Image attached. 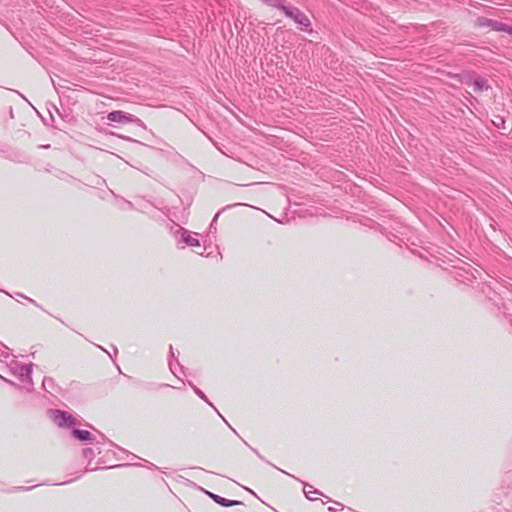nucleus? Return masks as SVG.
<instances>
[{
	"label": "nucleus",
	"instance_id": "f257e3e1",
	"mask_svg": "<svg viewBox=\"0 0 512 512\" xmlns=\"http://www.w3.org/2000/svg\"><path fill=\"white\" fill-rule=\"evenodd\" d=\"M273 6L281 10L288 18L294 20L301 27L307 29L311 22L309 18L298 8L285 5L283 0H272Z\"/></svg>",
	"mask_w": 512,
	"mask_h": 512
},
{
	"label": "nucleus",
	"instance_id": "1a4fd4ad",
	"mask_svg": "<svg viewBox=\"0 0 512 512\" xmlns=\"http://www.w3.org/2000/svg\"><path fill=\"white\" fill-rule=\"evenodd\" d=\"M304 493L305 496L310 500H315L316 497L314 495H319L321 492L317 489H315L312 485H309L307 483H304Z\"/></svg>",
	"mask_w": 512,
	"mask_h": 512
},
{
	"label": "nucleus",
	"instance_id": "423d86ee",
	"mask_svg": "<svg viewBox=\"0 0 512 512\" xmlns=\"http://www.w3.org/2000/svg\"><path fill=\"white\" fill-rule=\"evenodd\" d=\"M177 232L180 233V240L184 242L186 245L191 247L200 246L199 240L195 236H193L190 231L184 228H179Z\"/></svg>",
	"mask_w": 512,
	"mask_h": 512
},
{
	"label": "nucleus",
	"instance_id": "a211bd4d",
	"mask_svg": "<svg viewBox=\"0 0 512 512\" xmlns=\"http://www.w3.org/2000/svg\"><path fill=\"white\" fill-rule=\"evenodd\" d=\"M47 381H51V379H44L43 380V386L45 387L46 385H49V382Z\"/></svg>",
	"mask_w": 512,
	"mask_h": 512
},
{
	"label": "nucleus",
	"instance_id": "f3484780",
	"mask_svg": "<svg viewBox=\"0 0 512 512\" xmlns=\"http://www.w3.org/2000/svg\"><path fill=\"white\" fill-rule=\"evenodd\" d=\"M47 381H51V379H44L43 380V386L45 387L46 385H49V382Z\"/></svg>",
	"mask_w": 512,
	"mask_h": 512
},
{
	"label": "nucleus",
	"instance_id": "dca6fc26",
	"mask_svg": "<svg viewBox=\"0 0 512 512\" xmlns=\"http://www.w3.org/2000/svg\"><path fill=\"white\" fill-rule=\"evenodd\" d=\"M220 213H221V211H218V212L215 214L214 218L212 219V220H213V222H215V223H216V221H218V217H219Z\"/></svg>",
	"mask_w": 512,
	"mask_h": 512
},
{
	"label": "nucleus",
	"instance_id": "7ed1b4c3",
	"mask_svg": "<svg viewBox=\"0 0 512 512\" xmlns=\"http://www.w3.org/2000/svg\"><path fill=\"white\" fill-rule=\"evenodd\" d=\"M107 120L118 123H135L139 126L143 125V122L138 117L120 110L109 112Z\"/></svg>",
	"mask_w": 512,
	"mask_h": 512
},
{
	"label": "nucleus",
	"instance_id": "4468645a",
	"mask_svg": "<svg viewBox=\"0 0 512 512\" xmlns=\"http://www.w3.org/2000/svg\"><path fill=\"white\" fill-rule=\"evenodd\" d=\"M169 367H170V370L171 372L174 374V375H177L176 374V371L174 369V363L172 361H169Z\"/></svg>",
	"mask_w": 512,
	"mask_h": 512
},
{
	"label": "nucleus",
	"instance_id": "aec40b11",
	"mask_svg": "<svg viewBox=\"0 0 512 512\" xmlns=\"http://www.w3.org/2000/svg\"><path fill=\"white\" fill-rule=\"evenodd\" d=\"M16 489H17V490H29L30 488H26V487H17Z\"/></svg>",
	"mask_w": 512,
	"mask_h": 512
},
{
	"label": "nucleus",
	"instance_id": "0eeeda50",
	"mask_svg": "<svg viewBox=\"0 0 512 512\" xmlns=\"http://www.w3.org/2000/svg\"><path fill=\"white\" fill-rule=\"evenodd\" d=\"M207 495L212 498L216 503H218L219 505L223 506V507H231V506H235V505H240L242 504V502L240 501H237V500H228L226 498H223L219 495H216V494H213L211 492H206Z\"/></svg>",
	"mask_w": 512,
	"mask_h": 512
},
{
	"label": "nucleus",
	"instance_id": "6e6552de",
	"mask_svg": "<svg viewBox=\"0 0 512 512\" xmlns=\"http://www.w3.org/2000/svg\"><path fill=\"white\" fill-rule=\"evenodd\" d=\"M71 433L74 438L82 442L92 441L93 439L92 434L87 430L73 429Z\"/></svg>",
	"mask_w": 512,
	"mask_h": 512
},
{
	"label": "nucleus",
	"instance_id": "6ab92c4d",
	"mask_svg": "<svg viewBox=\"0 0 512 512\" xmlns=\"http://www.w3.org/2000/svg\"><path fill=\"white\" fill-rule=\"evenodd\" d=\"M170 356L174 357V351L172 345H170Z\"/></svg>",
	"mask_w": 512,
	"mask_h": 512
},
{
	"label": "nucleus",
	"instance_id": "20e7f679",
	"mask_svg": "<svg viewBox=\"0 0 512 512\" xmlns=\"http://www.w3.org/2000/svg\"><path fill=\"white\" fill-rule=\"evenodd\" d=\"M52 417L54 422L61 428H71L76 425L75 418L65 411L54 410L52 411Z\"/></svg>",
	"mask_w": 512,
	"mask_h": 512
},
{
	"label": "nucleus",
	"instance_id": "f8f14e48",
	"mask_svg": "<svg viewBox=\"0 0 512 512\" xmlns=\"http://www.w3.org/2000/svg\"><path fill=\"white\" fill-rule=\"evenodd\" d=\"M83 454L86 458L94 456L93 450L91 448H85L83 450Z\"/></svg>",
	"mask_w": 512,
	"mask_h": 512
},
{
	"label": "nucleus",
	"instance_id": "2eb2a0df",
	"mask_svg": "<svg viewBox=\"0 0 512 512\" xmlns=\"http://www.w3.org/2000/svg\"><path fill=\"white\" fill-rule=\"evenodd\" d=\"M504 32H506L512 36V26L506 25Z\"/></svg>",
	"mask_w": 512,
	"mask_h": 512
},
{
	"label": "nucleus",
	"instance_id": "9b49d317",
	"mask_svg": "<svg viewBox=\"0 0 512 512\" xmlns=\"http://www.w3.org/2000/svg\"><path fill=\"white\" fill-rule=\"evenodd\" d=\"M190 386L193 388L194 392L201 398L203 399L204 401L208 402V399L206 397V395L203 393V391H201L198 387H196L195 385H193L192 383H190Z\"/></svg>",
	"mask_w": 512,
	"mask_h": 512
},
{
	"label": "nucleus",
	"instance_id": "412c9836",
	"mask_svg": "<svg viewBox=\"0 0 512 512\" xmlns=\"http://www.w3.org/2000/svg\"><path fill=\"white\" fill-rule=\"evenodd\" d=\"M214 226H215V222L212 221L210 224V229L214 228Z\"/></svg>",
	"mask_w": 512,
	"mask_h": 512
},
{
	"label": "nucleus",
	"instance_id": "ddd939ff",
	"mask_svg": "<svg viewBox=\"0 0 512 512\" xmlns=\"http://www.w3.org/2000/svg\"><path fill=\"white\" fill-rule=\"evenodd\" d=\"M17 295L22 297V298H24V299H26V300H28L30 302V304L38 306V304L35 302V300H33V299H31V298H29V297H27V296H25V295H23L21 293H17Z\"/></svg>",
	"mask_w": 512,
	"mask_h": 512
},
{
	"label": "nucleus",
	"instance_id": "39448f33",
	"mask_svg": "<svg viewBox=\"0 0 512 512\" xmlns=\"http://www.w3.org/2000/svg\"><path fill=\"white\" fill-rule=\"evenodd\" d=\"M506 25L507 24H505L503 22L495 21V20H492V19H489L486 17H478L475 21L476 27H480V28L489 27L492 30L499 31V32H504Z\"/></svg>",
	"mask_w": 512,
	"mask_h": 512
},
{
	"label": "nucleus",
	"instance_id": "f03ea898",
	"mask_svg": "<svg viewBox=\"0 0 512 512\" xmlns=\"http://www.w3.org/2000/svg\"><path fill=\"white\" fill-rule=\"evenodd\" d=\"M32 367L33 364H20L17 361H12L9 365L11 373L16 376L22 383L32 385Z\"/></svg>",
	"mask_w": 512,
	"mask_h": 512
},
{
	"label": "nucleus",
	"instance_id": "5701e85b",
	"mask_svg": "<svg viewBox=\"0 0 512 512\" xmlns=\"http://www.w3.org/2000/svg\"><path fill=\"white\" fill-rule=\"evenodd\" d=\"M329 511H332V512H334V508H332V507H329Z\"/></svg>",
	"mask_w": 512,
	"mask_h": 512
},
{
	"label": "nucleus",
	"instance_id": "4be33fe9",
	"mask_svg": "<svg viewBox=\"0 0 512 512\" xmlns=\"http://www.w3.org/2000/svg\"><path fill=\"white\" fill-rule=\"evenodd\" d=\"M255 452H256L257 456H259L260 458H263V457L260 455V453H259V452H257V451H255Z\"/></svg>",
	"mask_w": 512,
	"mask_h": 512
},
{
	"label": "nucleus",
	"instance_id": "9d476101",
	"mask_svg": "<svg viewBox=\"0 0 512 512\" xmlns=\"http://www.w3.org/2000/svg\"><path fill=\"white\" fill-rule=\"evenodd\" d=\"M473 84L475 86V89L478 90V91L487 90L489 88L487 80L482 78V77H477L474 80Z\"/></svg>",
	"mask_w": 512,
	"mask_h": 512
}]
</instances>
